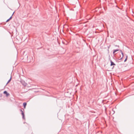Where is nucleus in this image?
<instances>
[{
  "label": "nucleus",
  "mask_w": 134,
  "mask_h": 134,
  "mask_svg": "<svg viewBox=\"0 0 134 134\" xmlns=\"http://www.w3.org/2000/svg\"><path fill=\"white\" fill-rule=\"evenodd\" d=\"M110 66H112L113 65L112 68V69H113L114 67V65H115L116 64L111 60H110Z\"/></svg>",
  "instance_id": "f257e3e1"
},
{
  "label": "nucleus",
  "mask_w": 134,
  "mask_h": 134,
  "mask_svg": "<svg viewBox=\"0 0 134 134\" xmlns=\"http://www.w3.org/2000/svg\"><path fill=\"white\" fill-rule=\"evenodd\" d=\"M21 83L24 86H26L27 84L23 80H21L20 81Z\"/></svg>",
  "instance_id": "f03ea898"
},
{
  "label": "nucleus",
  "mask_w": 134,
  "mask_h": 134,
  "mask_svg": "<svg viewBox=\"0 0 134 134\" xmlns=\"http://www.w3.org/2000/svg\"><path fill=\"white\" fill-rule=\"evenodd\" d=\"M120 52L121 53L122 56L121 57V55H120V58L119 59V60H121L124 57V53H123L122 52V51L121 50H120Z\"/></svg>",
  "instance_id": "7ed1b4c3"
},
{
  "label": "nucleus",
  "mask_w": 134,
  "mask_h": 134,
  "mask_svg": "<svg viewBox=\"0 0 134 134\" xmlns=\"http://www.w3.org/2000/svg\"><path fill=\"white\" fill-rule=\"evenodd\" d=\"M3 93L6 94V96L7 97L9 95V94L7 91H4L3 92Z\"/></svg>",
  "instance_id": "20e7f679"
},
{
  "label": "nucleus",
  "mask_w": 134,
  "mask_h": 134,
  "mask_svg": "<svg viewBox=\"0 0 134 134\" xmlns=\"http://www.w3.org/2000/svg\"><path fill=\"white\" fill-rule=\"evenodd\" d=\"M14 12L12 14V16L9 19H8V20H7L6 21V22H8L9 21H10V20L12 19V16L13 15V14H14Z\"/></svg>",
  "instance_id": "39448f33"
},
{
  "label": "nucleus",
  "mask_w": 134,
  "mask_h": 134,
  "mask_svg": "<svg viewBox=\"0 0 134 134\" xmlns=\"http://www.w3.org/2000/svg\"><path fill=\"white\" fill-rule=\"evenodd\" d=\"M92 112H93V113H94L95 114L94 115V116H96L97 115V113L98 112V111L96 110V111H94V110H93Z\"/></svg>",
  "instance_id": "423d86ee"
},
{
  "label": "nucleus",
  "mask_w": 134,
  "mask_h": 134,
  "mask_svg": "<svg viewBox=\"0 0 134 134\" xmlns=\"http://www.w3.org/2000/svg\"><path fill=\"white\" fill-rule=\"evenodd\" d=\"M12 79V76H11V77L10 79L8 80V81L7 82V83H6V85H7L8 83L11 81Z\"/></svg>",
  "instance_id": "0eeeda50"
},
{
  "label": "nucleus",
  "mask_w": 134,
  "mask_h": 134,
  "mask_svg": "<svg viewBox=\"0 0 134 134\" xmlns=\"http://www.w3.org/2000/svg\"><path fill=\"white\" fill-rule=\"evenodd\" d=\"M26 105L27 103L26 102H24L23 103V105L24 108H25Z\"/></svg>",
  "instance_id": "6e6552de"
},
{
  "label": "nucleus",
  "mask_w": 134,
  "mask_h": 134,
  "mask_svg": "<svg viewBox=\"0 0 134 134\" xmlns=\"http://www.w3.org/2000/svg\"><path fill=\"white\" fill-rule=\"evenodd\" d=\"M119 49H115L113 50V53L114 54H115V52H116L117 51H119Z\"/></svg>",
  "instance_id": "1a4fd4ad"
},
{
  "label": "nucleus",
  "mask_w": 134,
  "mask_h": 134,
  "mask_svg": "<svg viewBox=\"0 0 134 134\" xmlns=\"http://www.w3.org/2000/svg\"><path fill=\"white\" fill-rule=\"evenodd\" d=\"M128 57V55H126V58L124 61V62H126V60H127Z\"/></svg>",
  "instance_id": "9d476101"
},
{
  "label": "nucleus",
  "mask_w": 134,
  "mask_h": 134,
  "mask_svg": "<svg viewBox=\"0 0 134 134\" xmlns=\"http://www.w3.org/2000/svg\"><path fill=\"white\" fill-rule=\"evenodd\" d=\"M22 118H23V119H24V120H25V117L24 114H22Z\"/></svg>",
  "instance_id": "9b49d317"
},
{
  "label": "nucleus",
  "mask_w": 134,
  "mask_h": 134,
  "mask_svg": "<svg viewBox=\"0 0 134 134\" xmlns=\"http://www.w3.org/2000/svg\"><path fill=\"white\" fill-rule=\"evenodd\" d=\"M110 46H111V45H109V46H108V47H107L108 48V52L109 53V48L110 47Z\"/></svg>",
  "instance_id": "f8f14e48"
},
{
  "label": "nucleus",
  "mask_w": 134,
  "mask_h": 134,
  "mask_svg": "<svg viewBox=\"0 0 134 134\" xmlns=\"http://www.w3.org/2000/svg\"><path fill=\"white\" fill-rule=\"evenodd\" d=\"M20 111L21 112V113H22V112H23V111L22 109H20Z\"/></svg>",
  "instance_id": "ddd939ff"
},
{
  "label": "nucleus",
  "mask_w": 134,
  "mask_h": 134,
  "mask_svg": "<svg viewBox=\"0 0 134 134\" xmlns=\"http://www.w3.org/2000/svg\"><path fill=\"white\" fill-rule=\"evenodd\" d=\"M2 95L1 94H0V97H2Z\"/></svg>",
  "instance_id": "4468645a"
},
{
  "label": "nucleus",
  "mask_w": 134,
  "mask_h": 134,
  "mask_svg": "<svg viewBox=\"0 0 134 134\" xmlns=\"http://www.w3.org/2000/svg\"><path fill=\"white\" fill-rule=\"evenodd\" d=\"M96 10H92V11H93V12H94L95 11H96Z\"/></svg>",
  "instance_id": "2eb2a0df"
},
{
  "label": "nucleus",
  "mask_w": 134,
  "mask_h": 134,
  "mask_svg": "<svg viewBox=\"0 0 134 134\" xmlns=\"http://www.w3.org/2000/svg\"><path fill=\"white\" fill-rule=\"evenodd\" d=\"M115 46H118V47H119V46H117V45H115Z\"/></svg>",
  "instance_id": "dca6fc26"
},
{
  "label": "nucleus",
  "mask_w": 134,
  "mask_h": 134,
  "mask_svg": "<svg viewBox=\"0 0 134 134\" xmlns=\"http://www.w3.org/2000/svg\"><path fill=\"white\" fill-rule=\"evenodd\" d=\"M24 114V112H22V113H21V114Z\"/></svg>",
  "instance_id": "f3484780"
},
{
  "label": "nucleus",
  "mask_w": 134,
  "mask_h": 134,
  "mask_svg": "<svg viewBox=\"0 0 134 134\" xmlns=\"http://www.w3.org/2000/svg\"><path fill=\"white\" fill-rule=\"evenodd\" d=\"M26 57L27 58V57H28V56H26Z\"/></svg>",
  "instance_id": "a211bd4d"
},
{
  "label": "nucleus",
  "mask_w": 134,
  "mask_h": 134,
  "mask_svg": "<svg viewBox=\"0 0 134 134\" xmlns=\"http://www.w3.org/2000/svg\"><path fill=\"white\" fill-rule=\"evenodd\" d=\"M32 132L30 134H32Z\"/></svg>",
  "instance_id": "6ab92c4d"
},
{
  "label": "nucleus",
  "mask_w": 134,
  "mask_h": 134,
  "mask_svg": "<svg viewBox=\"0 0 134 134\" xmlns=\"http://www.w3.org/2000/svg\"><path fill=\"white\" fill-rule=\"evenodd\" d=\"M23 109V111H24V109Z\"/></svg>",
  "instance_id": "aec40b11"
},
{
  "label": "nucleus",
  "mask_w": 134,
  "mask_h": 134,
  "mask_svg": "<svg viewBox=\"0 0 134 134\" xmlns=\"http://www.w3.org/2000/svg\"><path fill=\"white\" fill-rule=\"evenodd\" d=\"M97 117H95V118H96Z\"/></svg>",
  "instance_id": "412c9836"
},
{
  "label": "nucleus",
  "mask_w": 134,
  "mask_h": 134,
  "mask_svg": "<svg viewBox=\"0 0 134 134\" xmlns=\"http://www.w3.org/2000/svg\"><path fill=\"white\" fill-rule=\"evenodd\" d=\"M91 50H92V49H91Z\"/></svg>",
  "instance_id": "4be33fe9"
}]
</instances>
